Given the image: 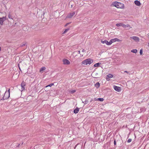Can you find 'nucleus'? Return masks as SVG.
I'll return each mask as SVG.
<instances>
[{"label":"nucleus","instance_id":"obj_19","mask_svg":"<svg viewBox=\"0 0 149 149\" xmlns=\"http://www.w3.org/2000/svg\"><path fill=\"white\" fill-rule=\"evenodd\" d=\"M54 85V84L53 83H52V84H51L49 85H47V86H45V87L47 88L48 86H49V87H51L52 86Z\"/></svg>","mask_w":149,"mask_h":149},{"label":"nucleus","instance_id":"obj_35","mask_svg":"<svg viewBox=\"0 0 149 149\" xmlns=\"http://www.w3.org/2000/svg\"><path fill=\"white\" fill-rule=\"evenodd\" d=\"M114 145H116V142L115 140L114 141Z\"/></svg>","mask_w":149,"mask_h":149},{"label":"nucleus","instance_id":"obj_33","mask_svg":"<svg viewBox=\"0 0 149 149\" xmlns=\"http://www.w3.org/2000/svg\"><path fill=\"white\" fill-rule=\"evenodd\" d=\"M116 41L119 42L120 40L117 38H115Z\"/></svg>","mask_w":149,"mask_h":149},{"label":"nucleus","instance_id":"obj_4","mask_svg":"<svg viewBox=\"0 0 149 149\" xmlns=\"http://www.w3.org/2000/svg\"><path fill=\"white\" fill-rule=\"evenodd\" d=\"M2 13H0V15H2ZM6 19V16L4 17L3 16H2V17H0V24L1 25H3V22L5 21Z\"/></svg>","mask_w":149,"mask_h":149},{"label":"nucleus","instance_id":"obj_31","mask_svg":"<svg viewBox=\"0 0 149 149\" xmlns=\"http://www.w3.org/2000/svg\"><path fill=\"white\" fill-rule=\"evenodd\" d=\"M132 141V139H129L127 141V142L130 143Z\"/></svg>","mask_w":149,"mask_h":149},{"label":"nucleus","instance_id":"obj_23","mask_svg":"<svg viewBox=\"0 0 149 149\" xmlns=\"http://www.w3.org/2000/svg\"><path fill=\"white\" fill-rule=\"evenodd\" d=\"M113 42L111 39L110 40L109 42H108V45H110Z\"/></svg>","mask_w":149,"mask_h":149},{"label":"nucleus","instance_id":"obj_21","mask_svg":"<svg viewBox=\"0 0 149 149\" xmlns=\"http://www.w3.org/2000/svg\"><path fill=\"white\" fill-rule=\"evenodd\" d=\"M26 42H24L21 44V46L22 47H23L24 46H25L26 45Z\"/></svg>","mask_w":149,"mask_h":149},{"label":"nucleus","instance_id":"obj_34","mask_svg":"<svg viewBox=\"0 0 149 149\" xmlns=\"http://www.w3.org/2000/svg\"><path fill=\"white\" fill-rule=\"evenodd\" d=\"M130 26L129 24L126 25V28L128 27H130Z\"/></svg>","mask_w":149,"mask_h":149},{"label":"nucleus","instance_id":"obj_37","mask_svg":"<svg viewBox=\"0 0 149 149\" xmlns=\"http://www.w3.org/2000/svg\"><path fill=\"white\" fill-rule=\"evenodd\" d=\"M124 72H126V73H127V74H128L129 73V72H128L127 71H125Z\"/></svg>","mask_w":149,"mask_h":149},{"label":"nucleus","instance_id":"obj_26","mask_svg":"<svg viewBox=\"0 0 149 149\" xmlns=\"http://www.w3.org/2000/svg\"><path fill=\"white\" fill-rule=\"evenodd\" d=\"M69 30V29H65V30L64 31L63 33H66Z\"/></svg>","mask_w":149,"mask_h":149},{"label":"nucleus","instance_id":"obj_20","mask_svg":"<svg viewBox=\"0 0 149 149\" xmlns=\"http://www.w3.org/2000/svg\"><path fill=\"white\" fill-rule=\"evenodd\" d=\"M100 63H97L94 64V66L95 67H98L99 66Z\"/></svg>","mask_w":149,"mask_h":149},{"label":"nucleus","instance_id":"obj_12","mask_svg":"<svg viewBox=\"0 0 149 149\" xmlns=\"http://www.w3.org/2000/svg\"><path fill=\"white\" fill-rule=\"evenodd\" d=\"M79 111V108L78 107H77L74 110V113L75 114H76L78 113V111Z\"/></svg>","mask_w":149,"mask_h":149},{"label":"nucleus","instance_id":"obj_30","mask_svg":"<svg viewBox=\"0 0 149 149\" xmlns=\"http://www.w3.org/2000/svg\"><path fill=\"white\" fill-rule=\"evenodd\" d=\"M111 40H112L113 42H116L115 38L112 39H111Z\"/></svg>","mask_w":149,"mask_h":149},{"label":"nucleus","instance_id":"obj_10","mask_svg":"<svg viewBox=\"0 0 149 149\" xmlns=\"http://www.w3.org/2000/svg\"><path fill=\"white\" fill-rule=\"evenodd\" d=\"M113 75L111 74H109L107 75V80L108 81L109 80V79L113 77Z\"/></svg>","mask_w":149,"mask_h":149},{"label":"nucleus","instance_id":"obj_45","mask_svg":"<svg viewBox=\"0 0 149 149\" xmlns=\"http://www.w3.org/2000/svg\"><path fill=\"white\" fill-rule=\"evenodd\" d=\"M132 28V27H130L129 28Z\"/></svg>","mask_w":149,"mask_h":149},{"label":"nucleus","instance_id":"obj_1","mask_svg":"<svg viewBox=\"0 0 149 149\" xmlns=\"http://www.w3.org/2000/svg\"><path fill=\"white\" fill-rule=\"evenodd\" d=\"M112 5L117 8H123L124 7L123 4L118 2H114L112 3Z\"/></svg>","mask_w":149,"mask_h":149},{"label":"nucleus","instance_id":"obj_25","mask_svg":"<svg viewBox=\"0 0 149 149\" xmlns=\"http://www.w3.org/2000/svg\"><path fill=\"white\" fill-rule=\"evenodd\" d=\"M97 100H99V101H101V102H102V101H103L104 100L103 98H98L97 99Z\"/></svg>","mask_w":149,"mask_h":149},{"label":"nucleus","instance_id":"obj_28","mask_svg":"<svg viewBox=\"0 0 149 149\" xmlns=\"http://www.w3.org/2000/svg\"><path fill=\"white\" fill-rule=\"evenodd\" d=\"M122 26L124 28H126V25H125V24L122 23Z\"/></svg>","mask_w":149,"mask_h":149},{"label":"nucleus","instance_id":"obj_18","mask_svg":"<svg viewBox=\"0 0 149 149\" xmlns=\"http://www.w3.org/2000/svg\"><path fill=\"white\" fill-rule=\"evenodd\" d=\"M76 91V90H71L69 91V92L71 93H75Z\"/></svg>","mask_w":149,"mask_h":149},{"label":"nucleus","instance_id":"obj_44","mask_svg":"<svg viewBox=\"0 0 149 149\" xmlns=\"http://www.w3.org/2000/svg\"><path fill=\"white\" fill-rule=\"evenodd\" d=\"M83 56V55H82L81 56Z\"/></svg>","mask_w":149,"mask_h":149},{"label":"nucleus","instance_id":"obj_9","mask_svg":"<svg viewBox=\"0 0 149 149\" xmlns=\"http://www.w3.org/2000/svg\"><path fill=\"white\" fill-rule=\"evenodd\" d=\"M113 88L115 91L118 92H119L120 90V87L115 86H113Z\"/></svg>","mask_w":149,"mask_h":149},{"label":"nucleus","instance_id":"obj_11","mask_svg":"<svg viewBox=\"0 0 149 149\" xmlns=\"http://www.w3.org/2000/svg\"><path fill=\"white\" fill-rule=\"evenodd\" d=\"M135 4L137 6H140L141 5V3L138 0H136L134 1Z\"/></svg>","mask_w":149,"mask_h":149},{"label":"nucleus","instance_id":"obj_24","mask_svg":"<svg viewBox=\"0 0 149 149\" xmlns=\"http://www.w3.org/2000/svg\"><path fill=\"white\" fill-rule=\"evenodd\" d=\"M113 42L111 39L110 40L109 42H108V45H110Z\"/></svg>","mask_w":149,"mask_h":149},{"label":"nucleus","instance_id":"obj_7","mask_svg":"<svg viewBox=\"0 0 149 149\" xmlns=\"http://www.w3.org/2000/svg\"><path fill=\"white\" fill-rule=\"evenodd\" d=\"M130 38L136 42H139V38L136 36L131 37Z\"/></svg>","mask_w":149,"mask_h":149},{"label":"nucleus","instance_id":"obj_5","mask_svg":"<svg viewBox=\"0 0 149 149\" xmlns=\"http://www.w3.org/2000/svg\"><path fill=\"white\" fill-rule=\"evenodd\" d=\"M63 64L65 65H69L70 63V61L67 59H63Z\"/></svg>","mask_w":149,"mask_h":149},{"label":"nucleus","instance_id":"obj_43","mask_svg":"<svg viewBox=\"0 0 149 149\" xmlns=\"http://www.w3.org/2000/svg\"><path fill=\"white\" fill-rule=\"evenodd\" d=\"M19 69L20 70H21L20 68L19 67Z\"/></svg>","mask_w":149,"mask_h":149},{"label":"nucleus","instance_id":"obj_29","mask_svg":"<svg viewBox=\"0 0 149 149\" xmlns=\"http://www.w3.org/2000/svg\"><path fill=\"white\" fill-rule=\"evenodd\" d=\"M143 54V50L142 49H141L140 51V55L142 54Z\"/></svg>","mask_w":149,"mask_h":149},{"label":"nucleus","instance_id":"obj_16","mask_svg":"<svg viewBox=\"0 0 149 149\" xmlns=\"http://www.w3.org/2000/svg\"><path fill=\"white\" fill-rule=\"evenodd\" d=\"M131 52L136 53L137 52V50L136 49H133L131 50Z\"/></svg>","mask_w":149,"mask_h":149},{"label":"nucleus","instance_id":"obj_41","mask_svg":"<svg viewBox=\"0 0 149 149\" xmlns=\"http://www.w3.org/2000/svg\"><path fill=\"white\" fill-rule=\"evenodd\" d=\"M148 47H149V42H148Z\"/></svg>","mask_w":149,"mask_h":149},{"label":"nucleus","instance_id":"obj_39","mask_svg":"<svg viewBox=\"0 0 149 149\" xmlns=\"http://www.w3.org/2000/svg\"><path fill=\"white\" fill-rule=\"evenodd\" d=\"M78 53L79 54H80V51H78Z\"/></svg>","mask_w":149,"mask_h":149},{"label":"nucleus","instance_id":"obj_27","mask_svg":"<svg viewBox=\"0 0 149 149\" xmlns=\"http://www.w3.org/2000/svg\"><path fill=\"white\" fill-rule=\"evenodd\" d=\"M98 73H95V76L94 77V78H98V76H97V75H98Z\"/></svg>","mask_w":149,"mask_h":149},{"label":"nucleus","instance_id":"obj_17","mask_svg":"<svg viewBox=\"0 0 149 149\" xmlns=\"http://www.w3.org/2000/svg\"><path fill=\"white\" fill-rule=\"evenodd\" d=\"M46 69V68L45 67H43L41 68L40 70V72H41L42 71L45 70Z\"/></svg>","mask_w":149,"mask_h":149},{"label":"nucleus","instance_id":"obj_14","mask_svg":"<svg viewBox=\"0 0 149 149\" xmlns=\"http://www.w3.org/2000/svg\"><path fill=\"white\" fill-rule=\"evenodd\" d=\"M95 86L96 88H98L100 86V84L99 82H97L95 85Z\"/></svg>","mask_w":149,"mask_h":149},{"label":"nucleus","instance_id":"obj_6","mask_svg":"<svg viewBox=\"0 0 149 149\" xmlns=\"http://www.w3.org/2000/svg\"><path fill=\"white\" fill-rule=\"evenodd\" d=\"M75 13L74 12L70 13L68 15L67 17L68 18H71L75 15Z\"/></svg>","mask_w":149,"mask_h":149},{"label":"nucleus","instance_id":"obj_22","mask_svg":"<svg viewBox=\"0 0 149 149\" xmlns=\"http://www.w3.org/2000/svg\"><path fill=\"white\" fill-rule=\"evenodd\" d=\"M113 42L111 39L110 40L109 42H108V45H110Z\"/></svg>","mask_w":149,"mask_h":149},{"label":"nucleus","instance_id":"obj_3","mask_svg":"<svg viewBox=\"0 0 149 149\" xmlns=\"http://www.w3.org/2000/svg\"><path fill=\"white\" fill-rule=\"evenodd\" d=\"M10 89L8 91H6L4 93V95L1 100H4L8 99L10 97Z\"/></svg>","mask_w":149,"mask_h":149},{"label":"nucleus","instance_id":"obj_2","mask_svg":"<svg viewBox=\"0 0 149 149\" xmlns=\"http://www.w3.org/2000/svg\"><path fill=\"white\" fill-rule=\"evenodd\" d=\"M93 62L92 60L90 58H88L83 61L82 62V64L87 65L88 64L90 65Z\"/></svg>","mask_w":149,"mask_h":149},{"label":"nucleus","instance_id":"obj_40","mask_svg":"<svg viewBox=\"0 0 149 149\" xmlns=\"http://www.w3.org/2000/svg\"><path fill=\"white\" fill-rule=\"evenodd\" d=\"M0 17H2V15H0Z\"/></svg>","mask_w":149,"mask_h":149},{"label":"nucleus","instance_id":"obj_15","mask_svg":"<svg viewBox=\"0 0 149 149\" xmlns=\"http://www.w3.org/2000/svg\"><path fill=\"white\" fill-rule=\"evenodd\" d=\"M122 23H117L116 24V26L118 27L122 26Z\"/></svg>","mask_w":149,"mask_h":149},{"label":"nucleus","instance_id":"obj_42","mask_svg":"<svg viewBox=\"0 0 149 149\" xmlns=\"http://www.w3.org/2000/svg\"><path fill=\"white\" fill-rule=\"evenodd\" d=\"M1 50V48L0 47V51Z\"/></svg>","mask_w":149,"mask_h":149},{"label":"nucleus","instance_id":"obj_8","mask_svg":"<svg viewBox=\"0 0 149 149\" xmlns=\"http://www.w3.org/2000/svg\"><path fill=\"white\" fill-rule=\"evenodd\" d=\"M26 85V83L24 81H22L21 84V86L22 87V91L25 90L24 87Z\"/></svg>","mask_w":149,"mask_h":149},{"label":"nucleus","instance_id":"obj_13","mask_svg":"<svg viewBox=\"0 0 149 149\" xmlns=\"http://www.w3.org/2000/svg\"><path fill=\"white\" fill-rule=\"evenodd\" d=\"M101 42L103 44L105 43L107 45H108V41L107 40H102L101 41Z\"/></svg>","mask_w":149,"mask_h":149},{"label":"nucleus","instance_id":"obj_36","mask_svg":"<svg viewBox=\"0 0 149 149\" xmlns=\"http://www.w3.org/2000/svg\"><path fill=\"white\" fill-rule=\"evenodd\" d=\"M81 51L83 52H84L85 51L84 49H83Z\"/></svg>","mask_w":149,"mask_h":149},{"label":"nucleus","instance_id":"obj_32","mask_svg":"<svg viewBox=\"0 0 149 149\" xmlns=\"http://www.w3.org/2000/svg\"><path fill=\"white\" fill-rule=\"evenodd\" d=\"M8 17L9 18L12 19V16L10 14H9Z\"/></svg>","mask_w":149,"mask_h":149},{"label":"nucleus","instance_id":"obj_38","mask_svg":"<svg viewBox=\"0 0 149 149\" xmlns=\"http://www.w3.org/2000/svg\"><path fill=\"white\" fill-rule=\"evenodd\" d=\"M69 23H67V24H66L65 25V26H66L67 25H68V24H69Z\"/></svg>","mask_w":149,"mask_h":149}]
</instances>
